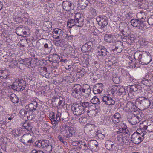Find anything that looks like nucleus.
<instances>
[{
    "instance_id": "nucleus-58",
    "label": "nucleus",
    "mask_w": 153,
    "mask_h": 153,
    "mask_svg": "<svg viewBox=\"0 0 153 153\" xmlns=\"http://www.w3.org/2000/svg\"><path fill=\"white\" fill-rule=\"evenodd\" d=\"M49 119L51 120V121L55 120H56V118L54 113L52 112L49 115Z\"/></svg>"
},
{
    "instance_id": "nucleus-12",
    "label": "nucleus",
    "mask_w": 153,
    "mask_h": 153,
    "mask_svg": "<svg viewBox=\"0 0 153 153\" xmlns=\"http://www.w3.org/2000/svg\"><path fill=\"white\" fill-rule=\"evenodd\" d=\"M130 139L126 137H123L122 135H120L117 137L116 141L120 145L123 146L124 145H127Z\"/></svg>"
},
{
    "instance_id": "nucleus-55",
    "label": "nucleus",
    "mask_w": 153,
    "mask_h": 153,
    "mask_svg": "<svg viewBox=\"0 0 153 153\" xmlns=\"http://www.w3.org/2000/svg\"><path fill=\"white\" fill-rule=\"evenodd\" d=\"M141 82L142 84L147 86L149 83V81L148 79L145 78H144L142 80Z\"/></svg>"
},
{
    "instance_id": "nucleus-26",
    "label": "nucleus",
    "mask_w": 153,
    "mask_h": 153,
    "mask_svg": "<svg viewBox=\"0 0 153 153\" xmlns=\"http://www.w3.org/2000/svg\"><path fill=\"white\" fill-rule=\"evenodd\" d=\"M144 128L145 129H146L147 131L148 132H152L153 131V122H152L150 124L149 122L147 123V125H145Z\"/></svg>"
},
{
    "instance_id": "nucleus-4",
    "label": "nucleus",
    "mask_w": 153,
    "mask_h": 153,
    "mask_svg": "<svg viewBox=\"0 0 153 153\" xmlns=\"http://www.w3.org/2000/svg\"><path fill=\"white\" fill-rule=\"evenodd\" d=\"M74 18V19H69L67 22V26L70 28L75 25L80 27L83 25V19L81 14L79 13H76Z\"/></svg>"
},
{
    "instance_id": "nucleus-43",
    "label": "nucleus",
    "mask_w": 153,
    "mask_h": 153,
    "mask_svg": "<svg viewBox=\"0 0 153 153\" xmlns=\"http://www.w3.org/2000/svg\"><path fill=\"white\" fill-rule=\"evenodd\" d=\"M118 88V89L117 90V93H118V95H121L124 93L125 89L123 87H119Z\"/></svg>"
},
{
    "instance_id": "nucleus-11",
    "label": "nucleus",
    "mask_w": 153,
    "mask_h": 153,
    "mask_svg": "<svg viewBox=\"0 0 153 153\" xmlns=\"http://www.w3.org/2000/svg\"><path fill=\"white\" fill-rule=\"evenodd\" d=\"M96 19L98 22L99 25L101 27H104L108 24V22L107 18L104 16L101 15L98 16L97 17Z\"/></svg>"
},
{
    "instance_id": "nucleus-49",
    "label": "nucleus",
    "mask_w": 153,
    "mask_h": 153,
    "mask_svg": "<svg viewBox=\"0 0 153 153\" xmlns=\"http://www.w3.org/2000/svg\"><path fill=\"white\" fill-rule=\"evenodd\" d=\"M123 48V47L118 48L115 47L114 48H112L111 51H116L117 53H120L122 51Z\"/></svg>"
},
{
    "instance_id": "nucleus-23",
    "label": "nucleus",
    "mask_w": 153,
    "mask_h": 153,
    "mask_svg": "<svg viewBox=\"0 0 153 153\" xmlns=\"http://www.w3.org/2000/svg\"><path fill=\"white\" fill-rule=\"evenodd\" d=\"M67 133L64 134V136L66 137L69 138L71 137L74 133V128L71 126H69V129L66 131Z\"/></svg>"
},
{
    "instance_id": "nucleus-37",
    "label": "nucleus",
    "mask_w": 153,
    "mask_h": 153,
    "mask_svg": "<svg viewBox=\"0 0 153 153\" xmlns=\"http://www.w3.org/2000/svg\"><path fill=\"white\" fill-rule=\"evenodd\" d=\"M128 131H129L127 128H125L121 127L119 128V131H117V133H118L119 132L125 134H127L128 132Z\"/></svg>"
},
{
    "instance_id": "nucleus-28",
    "label": "nucleus",
    "mask_w": 153,
    "mask_h": 153,
    "mask_svg": "<svg viewBox=\"0 0 153 153\" xmlns=\"http://www.w3.org/2000/svg\"><path fill=\"white\" fill-rule=\"evenodd\" d=\"M10 100L13 103H17L18 102L19 99L14 94H11L10 96Z\"/></svg>"
},
{
    "instance_id": "nucleus-63",
    "label": "nucleus",
    "mask_w": 153,
    "mask_h": 153,
    "mask_svg": "<svg viewBox=\"0 0 153 153\" xmlns=\"http://www.w3.org/2000/svg\"><path fill=\"white\" fill-rule=\"evenodd\" d=\"M92 125L91 124L89 125L86 126V127L85 128V129L87 131H90L91 130H92V128H91Z\"/></svg>"
},
{
    "instance_id": "nucleus-53",
    "label": "nucleus",
    "mask_w": 153,
    "mask_h": 153,
    "mask_svg": "<svg viewBox=\"0 0 153 153\" xmlns=\"http://www.w3.org/2000/svg\"><path fill=\"white\" fill-rule=\"evenodd\" d=\"M112 80L113 82L116 84L118 83L120 81L119 78L118 76H116L115 77H113L112 78Z\"/></svg>"
},
{
    "instance_id": "nucleus-20",
    "label": "nucleus",
    "mask_w": 153,
    "mask_h": 153,
    "mask_svg": "<svg viewBox=\"0 0 153 153\" xmlns=\"http://www.w3.org/2000/svg\"><path fill=\"white\" fill-rule=\"evenodd\" d=\"M37 102L34 100H31L30 103L25 106L26 109H28L31 111L35 110L37 106Z\"/></svg>"
},
{
    "instance_id": "nucleus-38",
    "label": "nucleus",
    "mask_w": 153,
    "mask_h": 153,
    "mask_svg": "<svg viewBox=\"0 0 153 153\" xmlns=\"http://www.w3.org/2000/svg\"><path fill=\"white\" fill-rule=\"evenodd\" d=\"M41 75L43 77H46L47 78H49V76L46 75L47 73V68L46 67L42 69V70L40 71Z\"/></svg>"
},
{
    "instance_id": "nucleus-59",
    "label": "nucleus",
    "mask_w": 153,
    "mask_h": 153,
    "mask_svg": "<svg viewBox=\"0 0 153 153\" xmlns=\"http://www.w3.org/2000/svg\"><path fill=\"white\" fill-rule=\"evenodd\" d=\"M12 133L15 136H20V134L19 133V131L18 129H14L12 131Z\"/></svg>"
},
{
    "instance_id": "nucleus-14",
    "label": "nucleus",
    "mask_w": 153,
    "mask_h": 153,
    "mask_svg": "<svg viewBox=\"0 0 153 153\" xmlns=\"http://www.w3.org/2000/svg\"><path fill=\"white\" fill-rule=\"evenodd\" d=\"M63 9L66 11H70L71 10L74 8V4L69 1H65L63 2L62 4Z\"/></svg>"
},
{
    "instance_id": "nucleus-46",
    "label": "nucleus",
    "mask_w": 153,
    "mask_h": 153,
    "mask_svg": "<svg viewBox=\"0 0 153 153\" xmlns=\"http://www.w3.org/2000/svg\"><path fill=\"white\" fill-rule=\"evenodd\" d=\"M73 36L68 34H64L63 37L69 41H71L73 39Z\"/></svg>"
},
{
    "instance_id": "nucleus-62",
    "label": "nucleus",
    "mask_w": 153,
    "mask_h": 153,
    "mask_svg": "<svg viewBox=\"0 0 153 153\" xmlns=\"http://www.w3.org/2000/svg\"><path fill=\"white\" fill-rule=\"evenodd\" d=\"M80 141H73L71 143L72 145L74 146H77L79 145Z\"/></svg>"
},
{
    "instance_id": "nucleus-35",
    "label": "nucleus",
    "mask_w": 153,
    "mask_h": 153,
    "mask_svg": "<svg viewBox=\"0 0 153 153\" xmlns=\"http://www.w3.org/2000/svg\"><path fill=\"white\" fill-rule=\"evenodd\" d=\"M97 111L95 109L88 110L87 113L88 116L90 117L96 116Z\"/></svg>"
},
{
    "instance_id": "nucleus-19",
    "label": "nucleus",
    "mask_w": 153,
    "mask_h": 153,
    "mask_svg": "<svg viewBox=\"0 0 153 153\" xmlns=\"http://www.w3.org/2000/svg\"><path fill=\"white\" fill-rule=\"evenodd\" d=\"M103 84L101 83L96 84L93 88V92L95 94H99L101 93L103 90Z\"/></svg>"
},
{
    "instance_id": "nucleus-56",
    "label": "nucleus",
    "mask_w": 153,
    "mask_h": 153,
    "mask_svg": "<svg viewBox=\"0 0 153 153\" xmlns=\"http://www.w3.org/2000/svg\"><path fill=\"white\" fill-rule=\"evenodd\" d=\"M123 43L121 41H118L115 42V47L117 48L123 47Z\"/></svg>"
},
{
    "instance_id": "nucleus-6",
    "label": "nucleus",
    "mask_w": 153,
    "mask_h": 153,
    "mask_svg": "<svg viewBox=\"0 0 153 153\" xmlns=\"http://www.w3.org/2000/svg\"><path fill=\"white\" fill-rule=\"evenodd\" d=\"M35 140V137L31 134L28 133L24 134L21 137L20 141L26 146H29Z\"/></svg>"
},
{
    "instance_id": "nucleus-22",
    "label": "nucleus",
    "mask_w": 153,
    "mask_h": 153,
    "mask_svg": "<svg viewBox=\"0 0 153 153\" xmlns=\"http://www.w3.org/2000/svg\"><path fill=\"white\" fill-rule=\"evenodd\" d=\"M135 39V36L133 34L128 35L123 38V41L128 43H132Z\"/></svg>"
},
{
    "instance_id": "nucleus-52",
    "label": "nucleus",
    "mask_w": 153,
    "mask_h": 153,
    "mask_svg": "<svg viewBox=\"0 0 153 153\" xmlns=\"http://www.w3.org/2000/svg\"><path fill=\"white\" fill-rule=\"evenodd\" d=\"M146 21L147 20V22L150 25H153V16H152L151 17L149 18L148 19L146 18L145 20Z\"/></svg>"
},
{
    "instance_id": "nucleus-15",
    "label": "nucleus",
    "mask_w": 153,
    "mask_h": 153,
    "mask_svg": "<svg viewBox=\"0 0 153 153\" xmlns=\"http://www.w3.org/2000/svg\"><path fill=\"white\" fill-rule=\"evenodd\" d=\"M103 102L106 104L108 105H112L115 104V101L108 95L105 96L102 98Z\"/></svg>"
},
{
    "instance_id": "nucleus-17",
    "label": "nucleus",
    "mask_w": 153,
    "mask_h": 153,
    "mask_svg": "<svg viewBox=\"0 0 153 153\" xmlns=\"http://www.w3.org/2000/svg\"><path fill=\"white\" fill-rule=\"evenodd\" d=\"M92 45V42H88L82 46V51L86 53L90 51L91 50Z\"/></svg>"
},
{
    "instance_id": "nucleus-9",
    "label": "nucleus",
    "mask_w": 153,
    "mask_h": 153,
    "mask_svg": "<svg viewBox=\"0 0 153 153\" xmlns=\"http://www.w3.org/2000/svg\"><path fill=\"white\" fill-rule=\"evenodd\" d=\"M71 109L73 114L75 115H80L84 113V111L82 110V107H80L79 104H73Z\"/></svg>"
},
{
    "instance_id": "nucleus-31",
    "label": "nucleus",
    "mask_w": 153,
    "mask_h": 153,
    "mask_svg": "<svg viewBox=\"0 0 153 153\" xmlns=\"http://www.w3.org/2000/svg\"><path fill=\"white\" fill-rule=\"evenodd\" d=\"M59 122L56 120L51 121V123L52 125V126L51 127L55 131L57 130L58 127V124Z\"/></svg>"
},
{
    "instance_id": "nucleus-54",
    "label": "nucleus",
    "mask_w": 153,
    "mask_h": 153,
    "mask_svg": "<svg viewBox=\"0 0 153 153\" xmlns=\"http://www.w3.org/2000/svg\"><path fill=\"white\" fill-rule=\"evenodd\" d=\"M99 75V74H93L91 76V79L93 81L97 80L98 79L97 76Z\"/></svg>"
},
{
    "instance_id": "nucleus-30",
    "label": "nucleus",
    "mask_w": 153,
    "mask_h": 153,
    "mask_svg": "<svg viewBox=\"0 0 153 153\" xmlns=\"http://www.w3.org/2000/svg\"><path fill=\"white\" fill-rule=\"evenodd\" d=\"M79 105L80 107H82V110L84 111L85 112L86 108H88L89 106V102H83L80 101Z\"/></svg>"
},
{
    "instance_id": "nucleus-61",
    "label": "nucleus",
    "mask_w": 153,
    "mask_h": 153,
    "mask_svg": "<svg viewBox=\"0 0 153 153\" xmlns=\"http://www.w3.org/2000/svg\"><path fill=\"white\" fill-rule=\"evenodd\" d=\"M24 27H21L20 26L19 27L16 28V32H26V31H24L23 32V30H24Z\"/></svg>"
},
{
    "instance_id": "nucleus-33",
    "label": "nucleus",
    "mask_w": 153,
    "mask_h": 153,
    "mask_svg": "<svg viewBox=\"0 0 153 153\" xmlns=\"http://www.w3.org/2000/svg\"><path fill=\"white\" fill-rule=\"evenodd\" d=\"M0 75L1 77H3L4 79L7 78L9 76V73L8 72V71H0Z\"/></svg>"
},
{
    "instance_id": "nucleus-40",
    "label": "nucleus",
    "mask_w": 153,
    "mask_h": 153,
    "mask_svg": "<svg viewBox=\"0 0 153 153\" xmlns=\"http://www.w3.org/2000/svg\"><path fill=\"white\" fill-rule=\"evenodd\" d=\"M143 124H141V126L142 127L141 128H140V131H139V133L141 134V135H143V133H144V134L143 135V136L144 137V136L146 135L147 133V132L146 131V130H147L146 129H145L144 127H145V125H143Z\"/></svg>"
},
{
    "instance_id": "nucleus-50",
    "label": "nucleus",
    "mask_w": 153,
    "mask_h": 153,
    "mask_svg": "<svg viewBox=\"0 0 153 153\" xmlns=\"http://www.w3.org/2000/svg\"><path fill=\"white\" fill-rule=\"evenodd\" d=\"M52 146L51 144L48 143V145L45 148V149L48 152H50L52 150Z\"/></svg>"
},
{
    "instance_id": "nucleus-8",
    "label": "nucleus",
    "mask_w": 153,
    "mask_h": 153,
    "mask_svg": "<svg viewBox=\"0 0 153 153\" xmlns=\"http://www.w3.org/2000/svg\"><path fill=\"white\" fill-rule=\"evenodd\" d=\"M144 134L141 135L137 131L135 132L132 135L131 137L132 141L135 144L140 143L144 138V137L143 136Z\"/></svg>"
},
{
    "instance_id": "nucleus-42",
    "label": "nucleus",
    "mask_w": 153,
    "mask_h": 153,
    "mask_svg": "<svg viewBox=\"0 0 153 153\" xmlns=\"http://www.w3.org/2000/svg\"><path fill=\"white\" fill-rule=\"evenodd\" d=\"M116 37L111 35H108V41L110 42H114L115 41Z\"/></svg>"
},
{
    "instance_id": "nucleus-3",
    "label": "nucleus",
    "mask_w": 153,
    "mask_h": 153,
    "mask_svg": "<svg viewBox=\"0 0 153 153\" xmlns=\"http://www.w3.org/2000/svg\"><path fill=\"white\" fill-rule=\"evenodd\" d=\"M143 16L142 17L138 18V19H133L131 21V25L133 27H137L139 29L143 30V27L141 26L143 24V22L146 21V16L144 13L140 12L137 14V16Z\"/></svg>"
},
{
    "instance_id": "nucleus-24",
    "label": "nucleus",
    "mask_w": 153,
    "mask_h": 153,
    "mask_svg": "<svg viewBox=\"0 0 153 153\" xmlns=\"http://www.w3.org/2000/svg\"><path fill=\"white\" fill-rule=\"evenodd\" d=\"M121 119L120 114L119 113H116L112 117V119L113 122L116 124L118 123Z\"/></svg>"
},
{
    "instance_id": "nucleus-25",
    "label": "nucleus",
    "mask_w": 153,
    "mask_h": 153,
    "mask_svg": "<svg viewBox=\"0 0 153 153\" xmlns=\"http://www.w3.org/2000/svg\"><path fill=\"white\" fill-rule=\"evenodd\" d=\"M52 60L53 62L59 63L63 61V57L56 54H53L52 55Z\"/></svg>"
},
{
    "instance_id": "nucleus-48",
    "label": "nucleus",
    "mask_w": 153,
    "mask_h": 153,
    "mask_svg": "<svg viewBox=\"0 0 153 153\" xmlns=\"http://www.w3.org/2000/svg\"><path fill=\"white\" fill-rule=\"evenodd\" d=\"M122 74L123 76L127 78H130V75L129 73L127 71H126L124 70H121Z\"/></svg>"
},
{
    "instance_id": "nucleus-47",
    "label": "nucleus",
    "mask_w": 153,
    "mask_h": 153,
    "mask_svg": "<svg viewBox=\"0 0 153 153\" xmlns=\"http://www.w3.org/2000/svg\"><path fill=\"white\" fill-rule=\"evenodd\" d=\"M54 42L56 46H61L63 45L64 41L63 39H60L58 41H55Z\"/></svg>"
},
{
    "instance_id": "nucleus-7",
    "label": "nucleus",
    "mask_w": 153,
    "mask_h": 153,
    "mask_svg": "<svg viewBox=\"0 0 153 153\" xmlns=\"http://www.w3.org/2000/svg\"><path fill=\"white\" fill-rule=\"evenodd\" d=\"M25 87V83L22 80L14 82L11 86L13 89L18 91H23Z\"/></svg>"
},
{
    "instance_id": "nucleus-13",
    "label": "nucleus",
    "mask_w": 153,
    "mask_h": 153,
    "mask_svg": "<svg viewBox=\"0 0 153 153\" xmlns=\"http://www.w3.org/2000/svg\"><path fill=\"white\" fill-rule=\"evenodd\" d=\"M73 91L71 95L74 98H77L78 97L79 93L82 91V87L79 84H76L72 88Z\"/></svg>"
},
{
    "instance_id": "nucleus-5",
    "label": "nucleus",
    "mask_w": 153,
    "mask_h": 153,
    "mask_svg": "<svg viewBox=\"0 0 153 153\" xmlns=\"http://www.w3.org/2000/svg\"><path fill=\"white\" fill-rule=\"evenodd\" d=\"M150 101L143 97H139L136 100L135 104L139 105L140 108H147L150 106Z\"/></svg>"
},
{
    "instance_id": "nucleus-2",
    "label": "nucleus",
    "mask_w": 153,
    "mask_h": 153,
    "mask_svg": "<svg viewBox=\"0 0 153 153\" xmlns=\"http://www.w3.org/2000/svg\"><path fill=\"white\" fill-rule=\"evenodd\" d=\"M134 57L139 64L143 65H147L149 63L152 59V57L150 53L146 51H137L134 54Z\"/></svg>"
},
{
    "instance_id": "nucleus-32",
    "label": "nucleus",
    "mask_w": 153,
    "mask_h": 153,
    "mask_svg": "<svg viewBox=\"0 0 153 153\" xmlns=\"http://www.w3.org/2000/svg\"><path fill=\"white\" fill-rule=\"evenodd\" d=\"M114 145L113 142L110 140H108L105 142V145L106 148L108 150H111Z\"/></svg>"
},
{
    "instance_id": "nucleus-44",
    "label": "nucleus",
    "mask_w": 153,
    "mask_h": 153,
    "mask_svg": "<svg viewBox=\"0 0 153 153\" xmlns=\"http://www.w3.org/2000/svg\"><path fill=\"white\" fill-rule=\"evenodd\" d=\"M40 142H41V148H45L46 146L48 145V141L47 140H41Z\"/></svg>"
},
{
    "instance_id": "nucleus-51",
    "label": "nucleus",
    "mask_w": 153,
    "mask_h": 153,
    "mask_svg": "<svg viewBox=\"0 0 153 153\" xmlns=\"http://www.w3.org/2000/svg\"><path fill=\"white\" fill-rule=\"evenodd\" d=\"M29 114V115H27L28 120H31L34 118L35 114H33V112H30V113Z\"/></svg>"
},
{
    "instance_id": "nucleus-18",
    "label": "nucleus",
    "mask_w": 153,
    "mask_h": 153,
    "mask_svg": "<svg viewBox=\"0 0 153 153\" xmlns=\"http://www.w3.org/2000/svg\"><path fill=\"white\" fill-rule=\"evenodd\" d=\"M88 3V0H78V8L80 10L84 9Z\"/></svg>"
},
{
    "instance_id": "nucleus-34",
    "label": "nucleus",
    "mask_w": 153,
    "mask_h": 153,
    "mask_svg": "<svg viewBox=\"0 0 153 153\" xmlns=\"http://www.w3.org/2000/svg\"><path fill=\"white\" fill-rule=\"evenodd\" d=\"M88 144L84 142L80 141L79 143L80 148L84 150H87L89 149Z\"/></svg>"
},
{
    "instance_id": "nucleus-45",
    "label": "nucleus",
    "mask_w": 153,
    "mask_h": 153,
    "mask_svg": "<svg viewBox=\"0 0 153 153\" xmlns=\"http://www.w3.org/2000/svg\"><path fill=\"white\" fill-rule=\"evenodd\" d=\"M22 126L28 131H29L31 129V127L30 126V124H28L27 122H25L23 123Z\"/></svg>"
},
{
    "instance_id": "nucleus-1",
    "label": "nucleus",
    "mask_w": 153,
    "mask_h": 153,
    "mask_svg": "<svg viewBox=\"0 0 153 153\" xmlns=\"http://www.w3.org/2000/svg\"><path fill=\"white\" fill-rule=\"evenodd\" d=\"M124 110L126 112H130V115L128 116V120L129 123L132 125H136L139 122L138 111L136 110L135 106L133 103L128 101L124 107Z\"/></svg>"
},
{
    "instance_id": "nucleus-64",
    "label": "nucleus",
    "mask_w": 153,
    "mask_h": 153,
    "mask_svg": "<svg viewBox=\"0 0 153 153\" xmlns=\"http://www.w3.org/2000/svg\"><path fill=\"white\" fill-rule=\"evenodd\" d=\"M31 153H44L41 151H37L36 150L33 149L31 151Z\"/></svg>"
},
{
    "instance_id": "nucleus-39",
    "label": "nucleus",
    "mask_w": 153,
    "mask_h": 153,
    "mask_svg": "<svg viewBox=\"0 0 153 153\" xmlns=\"http://www.w3.org/2000/svg\"><path fill=\"white\" fill-rule=\"evenodd\" d=\"M91 102L94 104H99L100 103L99 99L96 96L91 100Z\"/></svg>"
},
{
    "instance_id": "nucleus-27",
    "label": "nucleus",
    "mask_w": 153,
    "mask_h": 153,
    "mask_svg": "<svg viewBox=\"0 0 153 153\" xmlns=\"http://www.w3.org/2000/svg\"><path fill=\"white\" fill-rule=\"evenodd\" d=\"M69 126H68L67 125L64 124L60 126V131L61 133L64 135V134L67 133L66 131L69 129Z\"/></svg>"
},
{
    "instance_id": "nucleus-60",
    "label": "nucleus",
    "mask_w": 153,
    "mask_h": 153,
    "mask_svg": "<svg viewBox=\"0 0 153 153\" xmlns=\"http://www.w3.org/2000/svg\"><path fill=\"white\" fill-rule=\"evenodd\" d=\"M58 139L61 142H62L64 145H66L67 144V142L65 141L64 139V138L60 135H59L58 137Z\"/></svg>"
},
{
    "instance_id": "nucleus-21",
    "label": "nucleus",
    "mask_w": 153,
    "mask_h": 153,
    "mask_svg": "<svg viewBox=\"0 0 153 153\" xmlns=\"http://www.w3.org/2000/svg\"><path fill=\"white\" fill-rule=\"evenodd\" d=\"M91 89L90 88L89 86V88L86 89H82L81 94L83 96V97L85 98H89L90 99L91 96Z\"/></svg>"
},
{
    "instance_id": "nucleus-16",
    "label": "nucleus",
    "mask_w": 153,
    "mask_h": 153,
    "mask_svg": "<svg viewBox=\"0 0 153 153\" xmlns=\"http://www.w3.org/2000/svg\"><path fill=\"white\" fill-rule=\"evenodd\" d=\"M63 36L62 30L59 28H56L53 31V37L56 39L61 38Z\"/></svg>"
},
{
    "instance_id": "nucleus-36",
    "label": "nucleus",
    "mask_w": 153,
    "mask_h": 153,
    "mask_svg": "<svg viewBox=\"0 0 153 153\" xmlns=\"http://www.w3.org/2000/svg\"><path fill=\"white\" fill-rule=\"evenodd\" d=\"M140 88V86L137 85H131L130 87V91L133 92V91H137V90Z\"/></svg>"
},
{
    "instance_id": "nucleus-41",
    "label": "nucleus",
    "mask_w": 153,
    "mask_h": 153,
    "mask_svg": "<svg viewBox=\"0 0 153 153\" xmlns=\"http://www.w3.org/2000/svg\"><path fill=\"white\" fill-rule=\"evenodd\" d=\"M27 112L24 109L21 110L19 113V115L21 117H23L27 115Z\"/></svg>"
},
{
    "instance_id": "nucleus-57",
    "label": "nucleus",
    "mask_w": 153,
    "mask_h": 153,
    "mask_svg": "<svg viewBox=\"0 0 153 153\" xmlns=\"http://www.w3.org/2000/svg\"><path fill=\"white\" fill-rule=\"evenodd\" d=\"M34 146L36 147L41 148V142H40V140L36 141L34 143Z\"/></svg>"
},
{
    "instance_id": "nucleus-10",
    "label": "nucleus",
    "mask_w": 153,
    "mask_h": 153,
    "mask_svg": "<svg viewBox=\"0 0 153 153\" xmlns=\"http://www.w3.org/2000/svg\"><path fill=\"white\" fill-rule=\"evenodd\" d=\"M98 58L100 59V61H102L103 59L102 57H104L107 54V49L104 46L100 45L97 47Z\"/></svg>"
},
{
    "instance_id": "nucleus-29",
    "label": "nucleus",
    "mask_w": 153,
    "mask_h": 153,
    "mask_svg": "<svg viewBox=\"0 0 153 153\" xmlns=\"http://www.w3.org/2000/svg\"><path fill=\"white\" fill-rule=\"evenodd\" d=\"M21 63L27 66H29L31 64V60L30 58H26L24 59H22L20 61Z\"/></svg>"
}]
</instances>
